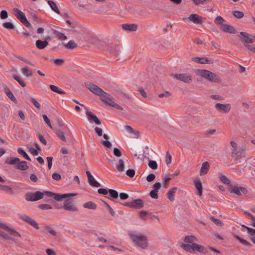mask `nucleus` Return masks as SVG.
<instances>
[{
	"label": "nucleus",
	"mask_w": 255,
	"mask_h": 255,
	"mask_svg": "<svg viewBox=\"0 0 255 255\" xmlns=\"http://www.w3.org/2000/svg\"><path fill=\"white\" fill-rule=\"evenodd\" d=\"M88 120L90 122H94L96 124L100 125L101 124L100 120L95 116L94 115L92 112L87 110L86 112Z\"/></svg>",
	"instance_id": "16"
},
{
	"label": "nucleus",
	"mask_w": 255,
	"mask_h": 255,
	"mask_svg": "<svg viewBox=\"0 0 255 255\" xmlns=\"http://www.w3.org/2000/svg\"><path fill=\"white\" fill-rule=\"evenodd\" d=\"M39 208L42 210H48L52 209L51 206L49 204H43L38 206Z\"/></svg>",
	"instance_id": "58"
},
{
	"label": "nucleus",
	"mask_w": 255,
	"mask_h": 255,
	"mask_svg": "<svg viewBox=\"0 0 255 255\" xmlns=\"http://www.w3.org/2000/svg\"><path fill=\"white\" fill-rule=\"evenodd\" d=\"M113 152H114V155L117 157H120L122 155V152L120 151V150L117 147L114 148Z\"/></svg>",
	"instance_id": "64"
},
{
	"label": "nucleus",
	"mask_w": 255,
	"mask_h": 255,
	"mask_svg": "<svg viewBox=\"0 0 255 255\" xmlns=\"http://www.w3.org/2000/svg\"><path fill=\"white\" fill-rule=\"evenodd\" d=\"M85 85L87 89H88L92 93L97 96L101 97L103 96L104 93H105V92H104L101 88L93 83L90 82H86Z\"/></svg>",
	"instance_id": "4"
},
{
	"label": "nucleus",
	"mask_w": 255,
	"mask_h": 255,
	"mask_svg": "<svg viewBox=\"0 0 255 255\" xmlns=\"http://www.w3.org/2000/svg\"><path fill=\"white\" fill-rule=\"evenodd\" d=\"M126 174L129 177H133L135 175V171L132 169H129L127 170Z\"/></svg>",
	"instance_id": "59"
},
{
	"label": "nucleus",
	"mask_w": 255,
	"mask_h": 255,
	"mask_svg": "<svg viewBox=\"0 0 255 255\" xmlns=\"http://www.w3.org/2000/svg\"><path fill=\"white\" fill-rule=\"evenodd\" d=\"M20 218L22 219L23 221L25 222L26 223L30 224L31 226H32L33 228H35L36 229H38L39 227L37 224V223L31 219L30 217L26 215H21L20 216Z\"/></svg>",
	"instance_id": "10"
},
{
	"label": "nucleus",
	"mask_w": 255,
	"mask_h": 255,
	"mask_svg": "<svg viewBox=\"0 0 255 255\" xmlns=\"http://www.w3.org/2000/svg\"><path fill=\"white\" fill-rule=\"evenodd\" d=\"M216 132V130L215 129H209L205 132L204 135L207 137H211Z\"/></svg>",
	"instance_id": "52"
},
{
	"label": "nucleus",
	"mask_w": 255,
	"mask_h": 255,
	"mask_svg": "<svg viewBox=\"0 0 255 255\" xmlns=\"http://www.w3.org/2000/svg\"><path fill=\"white\" fill-rule=\"evenodd\" d=\"M188 19L189 21L193 22L195 24H201L203 23L202 17L195 13H192L190 15Z\"/></svg>",
	"instance_id": "18"
},
{
	"label": "nucleus",
	"mask_w": 255,
	"mask_h": 255,
	"mask_svg": "<svg viewBox=\"0 0 255 255\" xmlns=\"http://www.w3.org/2000/svg\"><path fill=\"white\" fill-rule=\"evenodd\" d=\"M53 34L59 40H66L67 36L63 33L60 32L55 29H52Z\"/></svg>",
	"instance_id": "28"
},
{
	"label": "nucleus",
	"mask_w": 255,
	"mask_h": 255,
	"mask_svg": "<svg viewBox=\"0 0 255 255\" xmlns=\"http://www.w3.org/2000/svg\"><path fill=\"white\" fill-rule=\"evenodd\" d=\"M15 168L21 170H26L28 169L29 167L25 161H19L18 163L16 165Z\"/></svg>",
	"instance_id": "25"
},
{
	"label": "nucleus",
	"mask_w": 255,
	"mask_h": 255,
	"mask_svg": "<svg viewBox=\"0 0 255 255\" xmlns=\"http://www.w3.org/2000/svg\"><path fill=\"white\" fill-rule=\"evenodd\" d=\"M172 77L177 80L182 81L184 83L189 84L192 81V77L189 73H179L173 74Z\"/></svg>",
	"instance_id": "5"
},
{
	"label": "nucleus",
	"mask_w": 255,
	"mask_h": 255,
	"mask_svg": "<svg viewBox=\"0 0 255 255\" xmlns=\"http://www.w3.org/2000/svg\"><path fill=\"white\" fill-rule=\"evenodd\" d=\"M20 218L22 219L23 221L25 222L26 223L30 224L31 226H32L33 228H35L36 229H38L39 227L37 224V223L31 219L30 217L26 215H21L20 216Z\"/></svg>",
	"instance_id": "9"
},
{
	"label": "nucleus",
	"mask_w": 255,
	"mask_h": 255,
	"mask_svg": "<svg viewBox=\"0 0 255 255\" xmlns=\"http://www.w3.org/2000/svg\"><path fill=\"white\" fill-rule=\"evenodd\" d=\"M234 237L242 244L248 247H251L252 246L250 242H248L245 239H242L239 236L235 235Z\"/></svg>",
	"instance_id": "38"
},
{
	"label": "nucleus",
	"mask_w": 255,
	"mask_h": 255,
	"mask_svg": "<svg viewBox=\"0 0 255 255\" xmlns=\"http://www.w3.org/2000/svg\"><path fill=\"white\" fill-rule=\"evenodd\" d=\"M20 159L17 157H11L7 158L5 161V163L10 165H14L15 163L19 162Z\"/></svg>",
	"instance_id": "39"
},
{
	"label": "nucleus",
	"mask_w": 255,
	"mask_h": 255,
	"mask_svg": "<svg viewBox=\"0 0 255 255\" xmlns=\"http://www.w3.org/2000/svg\"><path fill=\"white\" fill-rule=\"evenodd\" d=\"M210 219L211 220V221L213 222H214L216 225H217L218 226H221L223 225V223L220 220L215 218L213 216H211L210 217Z\"/></svg>",
	"instance_id": "53"
},
{
	"label": "nucleus",
	"mask_w": 255,
	"mask_h": 255,
	"mask_svg": "<svg viewBox=\"0 0 255 255\" xmlns=\"http://www.w3.org/2000/svg\"><path fill=\"white\" fill-rule=\"evenodd\" d=\"M225 20L221 16L219 15L215 18L214 22L217 24H221Z\"/></svg>",
	"instance_id": "56"
},
{
	"label": "nucleus",
	"mask_w": 255,
	"mask_h": 255,
	"mask_svg": "<svg viewBox=\"0 0 255 255\" xmlns=\"http://www.w3.org/2000/svg\"><path fill=\"white\" fill-rule=\"evenodd\" d=\"M4 93L6 94V96L9 98L12 101H13L15 103H17V101L15 98V97L14 96L12 92L10 91V90L7 88H5L4 89Z\"/></svg>",
	"instance_id": "31"
},
{
	"label": "nucleus",
	"mask_w": 255,
	"mask_h": 255,
	"mask_svg": "<svg viewBox=\"0 0 255 255\" xmlns=\"http://www.w3.org/2000/svg\"><path fill=\"white\" fill-rule=\"evenodd\" d=\"M101 100L105 102V103L107 104H109V103L112 101V99H111V95L105 92L103 96L101 97Z\"/></svg>",
	"instance_id": "34"
},
{
	"label": "nucleus",
	"mask_w": 255,
	"mask_h": 255,
	"mask_svg": "<svg viewBox=\"0 0 255 255\" xmlns=\"http://www.w3.org/2000/svg\"><path fill=\"white\" fill-rule=\"evenodd\" d=\"M110 196L114 199H117L119 196L118 192L114 189H109Z\"/></svg>",
	"instance_id": "46"
},
{
	"label": "nucleus",
	"mask_w": 255,
	"mask_h": 255,
	"mask_svg": "<svg viewBox=\"0 0 255 255\" xmlns=\"http://www.w3.org/2000/svg\"><path fill=\"white\" fill-rule=\"evenodd\" d=\"M157 193L156 190H152L150 192L149 195L152 198L156 199L158 197Z\"/></svg>",
	"instance_id": "57"
},
{
	"label": "nucleus",
	"mask_w": 255,
	"mask_h": 255,
	"mask_svg": "<svg viewBox=\"0 0 255 255\" xmlns=\"http://www.w3.org/2000/svg\"><path fill=\"white\" fill-rule=\"evenodd\" d=\"M0 17L2 19L7 18L8 17V13L7 11L5 10H1L0 13Z\"/></svg>",
	"instance_id": "61"
},
{
	"label": "nucleus",
	"mask_w": 255,
	"mask_h": 255,
	"mask_svg": "<svg viewBox=\"0 0 255 255\" xmlns=\"http://www.w3.org/2000/svg\"><path fill=\"white\" fill-rule=\"evenodd\" d=\"M177 189V187H173L168 191L167 194V197L170 201H173L174 200L175 194Z\"/></svg>",
	"instance_id": "26"
},
{
	"label": "nucleus",
	"mask_w": 255,
	"mask_h": 255,
	"mask_svg": "<svg viewBox=\"0 0 255 255\" xmlns=\"http://www.w3.org/2000/svg\"><path fill=\"white\" fill-rule=\"evenodd\" d=\"M210 165L209 163L207 161H205L202 163L200 171V174H206L207 173L209 169Z\"/></svg>",
	"instance_id": "27"
},
{
	"label": "nucleus",
	"mask_w": 255,
	"mask_h": 255,
	"mask_svg": "<svg viewBox=\"0 0 255 255\" xmlns=\"http://www.w3.org/2000/svg\"><path fill=\"white\" fill-rule=\"evenodd\" d=\"M229 191L230 193L235 194L238 196H241L242 192L243 194H246L248 192V190L246 188L238 186L231 187L229 188Z\"/></svg>",
	"instance_id": "8"
},
{
	"label": "nucleus",
	"mask_w": 255,
	"mask_h": 255,
	"mask_svg": "<svg viewBox=\"0 0 255 255\" xmlns=\"http://www.w3.org/2000/svg\"><path fill=\"white\" fill-rule=\"evenodd\" d=\"M22 73L27 77H30L32 75V72L28 68L24 67L21 69Z\"/></svg>",
	"instance_id": "47"
},
{
	"label": "nucleus",
	"mask_w": 255,
	"mask_h": 255,
	"mask_svg": "<svg viewBox=\"0 0 255 255\" xmlns=\"http://www.w3.org/2000/svg\"><path fill=\"white\" fill-rule=\"evenodd\" d=\"M233 14L237 18H241L244 16V13L240 11H234L233 12Z\"/></svg>",
	"instance_id": "51"
},
{
	"label": "nucleus",
	"mask_w": 255,
	"mask_h": 255,
	"mask_svg": "<svg viewBox=\"0 0 255 255\" xmlns=\"http://www.w3.org/2000/svg\"><path fill=\"white\" fill-rule=\"evenodd\" d=\"M12 77L14 80H15L22 87H25L26 86V84L25 83V82L23 81H22L19 76L16 75H13L12 76Z\"/></svg>",
	"instance_id": "45"
},
{
	"label": "nucleus",
	"mask_w": 255,
	"mask_h": 255,
	"mask_svg": "<svg viewBox=\"0 0 255 255\" xmlns=\"http://www.w3.org/2000/svg\"><path fill=\"white\" fill-rule=\"evenodd\" d=\"M215 107L217 110L224 112L225 113H229L231 109V105L229 104L217 103L215 104Z\"/></svg>",
	"instance_id": "12"
},
{
	"label": "nucleus",
	"mask_w": 255,
	"mask_h": 255,
	"mask_svg": "<svg viewBox=\"0 0 255 255\" xmlns=\"http://www.w3.org/2000/svg\"><path fill=\"white\" fill-rule=\"evenodd\" d=\"M50 89L54 92L60 94H65V92L62 90L59 89L57 86L53 85H50Z\"/></svg>",
	"instance_id": "44"
},
{
	"label": "nucleus",
	"mask_w": 255,
	"mask_h": 255,
	"mask_svg": "<svg viewBox=\"0 0 255 255\" xmlns=\"http://www.w3.org/2000/svg\"><path fill=\"white\" fill-rule=\"evenodd\" d=\"M193 60L196 63L201 64H209L210 63V61L206 57H195L193 58Z\"/></svg>",
	"instance_id": "29"
},
{
	"label": "nucleus",
	"mask_w": 255,
	"mask_h": 255,
	"mask_svg": "<svg viewBox=\"0 0 255 255\" xmlns=\"http://www.w3.org/2000/svg\"><path fill=\"white\" fill-rule=\"evenodd\" d=\"M83 206L84 208L93 210L96 209L97 207V205L92 201H88L86 202L83 204Z\"/></svg>",
	"instance_id": "35"
},
{
	"label": "nucleus",
	"mask_w": 255,
	"mask_h": 255,
	"mask_svg": "<svg viewBox=\"0 0 255 255\" xmlns=\"http://www.w3.org/2000/svg\"><path fill=\"white\" fill-rule=\"evenodd\" d=\"M240 34L242 36L241 41L243 43H244L245 46L246 44H248V43H253L254 42V39L249 37V33L242 31L240 32Z\"/></svg>",
	"instance_id": "15"
},
{
	"label": "nucleus",
	"mask_w": 255,
	"mask_h": 255,
	"mask_svg": "<svg viewBox=\"0 0 255 255\" xmlns=\"http://www.w3.org/2000/svg\"><path fill=\"white\" fill-rule=\"evenodd\" d=\"M64 46L67 48L69 49H74L77 47V44L75 43V42L73 40H70L67 43L64 44V43H62Z\"/></svg>",
	"instance_id": "36"
},
{
	"label": "nucleus",
	"mask_w": 255,
	"mask_h": 255,
	"mask_svg": "<svg viewBox=\"0 0 255 255\" xmlns=\"http://www.w3.org/2000/svg\"><path fill=\"white\" fill-rule=\"evenodd\" d=\"M14 15L26 27H30V23L27 19L25 14L17 8H14Z\"/></svg>",
	"instance_id": "3"
},
{
	"label": "nucleus",
	"mask_w": 255,
	"mask_h": 255,
	"mask_svg": "<svg viewBox=\"0 0 255 255\" xmlns=\"http://www.w3.org/2000/svg\"><path fill=\"white\" fill-rule=\"evenodd\" d=\"M122 28L126 31H135L137 28V25L136 24H123Z\"/></svg>",
	"instance_id": "21"
},
{
	"label": "nucleus",
	"mask_w": 255,
	"mask_h": 255,
	"mask_svg": "<svg viewBox=\"0 0 255 255\" xmlns=\"http://www.w3.org/2000/svg\"><path fill=\"white\" fill-rule=\"evenodd\" d=\"M144 206L142 200L140 199H134L132 201V208L140 209Z\"/></svg>",
	"instance_id": "20"
},
{
	"label": "nucleus",
	"mask_w": 255,
	"mask_h": 255,
	"mask_svg": "<svg viewBox=\"0 0 255 255\" xmlns=\"http://www.w3.org/2000/svg\"><path fill=\"white\" fill-rule=\"evenodd\" d=\"M17 152L19 154H21L25 159L31 161L30 157L28 154L23 150L22 148L19 147L17 149Z\"/></svg>",
	"instance_id": "41"
},
{
	"label": "nucleus",
	"mask_w": 255,
	"mask_h": 255,
	"mask_svg": "<svg viewBox=\"0 0 255 255\" xmlns=\"http://www.w3.org/2000/svg\"><path fill=\"white\" fill-rule=\"evenodd\" d=\"M86 173L88 177V182L91 186L95 187H99L101 186V184L96 180H95L94 177L89 171H87Z\"/></svg>",
	"instance_id": "14"
},
{
	"label": "nucleus",
	"mask_w": 255,
	"mask_h": 255,
	"mask_svg": "<svg viewBox=\"0 0 255 255\" xmlns=\"http://www.w3.org/2000/svg\"><path fill=\"white\" fill-rule=\"evenodd\" d=\"M47 2L51 8L57 14H60V10H59L56 3L52 0H48Z\"/></svg>",
	"instance_id": "33"
},
{
	"label": "nucleus",
	"mask_w": 255,
	"mask_h": 255,
	"mask_svg": "<svg viewBox=\"0 0 255 255\" xmlns=\"http://www.w3.org/2000/svg\"><path fill=\"white\" fill-rule=\"evenodd\" d=\"M63 208L65 210L71 211H77V208L73 205V201L72 200H65L64 203Z\"/></svg>",
	"instance_id": "13"
},
{
	"label": "nucleus",
	"mask_w": 255,
	"mask_h": 255,
	"mask_svg": "<svg viewBox=\"0 0 255 255\" xmlns=\"http://www.w3.org/2000/svg\"><path fill=\"white\" fill-rule=\"evenodd\" d=\"M148 166L152 169H156L158 167L157 162L154 160H149L148 162Z\"/></svg>",
	"instance_id": "49"
},
{
	"label": "nucleus",
	"mask_w": 255,
	"mask_h": 255,
	"mask_svg": "<svg viewBox=\"0 0 255 255\" xmlns=\"http://www.w3.org/2000/svg\"><path fill=\"white\" fill-rule=\"evenodd\" d=\"M221 29L224 32L229 33L235 34L237 32L236 29L233 26L227 24H222Z\"/></svg>",
	"instance_id": "19"
},
{
	"label": "nucleus",
	"mask_w": 255,
	"mask_h": 255,
	"mask_svg": "<svg viewBox=\"0 0 255 255\" xmlns=\"http://www.w3.org/2000/svg\"><path fill=\"white\" fill-rule=\"evenodd\" d=\"M44 194L40 191H36L34 193H26L25 198L28 201H35L41 199L43 197Z\"/></svg>",
	"instance_id": "7"
},
{
	"label": "nucleus",
	"mask_w": 255,
	"mask_h": 255,
	"mask_svg": "<svg viewBox=\"0 0 255 255\" xmlns=\"http://www.w3.org/2000/svg\"><path fill=\"white\" fill-rule=\"evenodd\" d=\"M44 194L48 197H53L56 201H60L62 199L67 197H73L77 195L76 193H68L64 194H56L50 191H45Z\"/></svg>",
	"instance_id": "6"
},
{
	"label": "nucleus",
	"mask_w": 255,
	"mask_h": 255,
	"mask_svg": "<svg viewBox=\"0 0 255 255\" xmlns=\"http://www.w3.org/2000/svg\"><path fill=\"white\" fill-rule=\"evenodd\" d=\"M194 185L198 190V194L199 196L202 195L203 187L202 184L200 180L198 179L194 180Z\"/></svg>",
	"instance_id": "22"
},
{
	"label": "nucleus",
	"mask_w": 255,
	"mask_h": 255,
	"mask_svg": "<svg viewBox=\"0 0 255 255\" xmlns=\"http://www.w3.org/2000/svg\"><path fill=\"white\" fill-rule=\"evenodd\" d=\"M30 101L32 104L37 109H39L40 108V104L37 101V100L33 97L30 98Z\"/></svg>",
	"instance_id": "55"
},
{
	"label": "nucleus",
	"mask_w": 255,
	"mask_h": 255,
	"mask_svg": "<svg viewBox=\"0 0 255 255\" xmlns=\"http://www.w3.org/2000/svg\"><path fill=\"white\" fill-rule=\"evenodd\" d=\"M0 228L2 229L9 233L12 236L20 237V235L17 231L9 228L6 225L0 222Z\"/></svg>",
	"instance_id": "17"
},
{
	"label": "nucleus",
	"mask_w": 255,
	"mask_h": 255,
	"mask_svg": "<svg viewBox=\"0 0 255 255\" xmlns=\"http://www.w3.org/2000/svg\"><path fill=\"white\" fill-rule=\"evenodd\" d=\"M103 202L104 203V204L107 207V208L108 209L110 214H111V215L112 216H114L115 215V213L114 211V210L112 208V207L110 206V205L107 203L106 202L104 201H103Z\"/></svg>",
	"instance_id": "54"
},
{
	"label": "nucleus",
	"mask_w": 255,
	"mask_h": 255,
	"mask_svg": "<svg viewBox=\"0 0 255 255\" xmlns=\"http://www.w3.org/2000/svg\"><path fill=\"white\" fill-rule=\"evenodd\" d=\"M0 190L8 192L11 195H13L14 194V192L12 189L6 185L0 184Z\"/></svg>",
	"instance_id": "37"
},
{
	"label": "nucleus",
	"mask_w": 255,
	"mask_h": 255,
	"mask_svg": "<svg viewBox=\"0 0 255 255\" xmlns=\"http://www.w3.org/2000/svg\"><path fill=\"white\" fill-rule=\"evenodd\" d=\"M35 44L38 49H43L48 45V42L46 40L42 41L41 40H37L36 41Z\"/></svg>",
	"instance_id": "24"
},
{
	"label": "nucleus",
	"mask_w": 255,
	"mask_h": 255,
	"mask_svg": "<svg viewBox=\"0 0 255 255\" xmlns=\"http://www.w3.org/2000/svg\"><path fill=\"white\" fill-rule=\"evenodd\" d=\"M245 149L243 148H234L232 149L231 155L236 160L239 159L245 153Z\"/></svg>",
	"instance_id": "11"
},
{
	"label": "nucleus",
	"mask_w": 255,
	"mask_h": 255,
	"mask_svg": "<svg viewBox=\"0 0 255 255\" xmlns=\"http://www.w3.org/2000/svg\"><path fill=\"white\" fill-rule=\"evenodd\" d=\"M197 240V238L194 236H186L184 239V242L187 243H193Z\"/></svg>",
	"instance_id": "43"
},
{
	"label": "nucleus",
	"mask_w": 255,
	"mask_h": 255,
	"mask_svg": "<svg viewBox=\"0 0 255 255\" xmlns=\"http://www.w3.org/2000/svg\"><path fill=\"white\" fill-rule=\"evenodd\" d=\"M220 180L224 184L228 185H231V181L225 176L221 175L219 176Z\"/></svg>",
	"instance_id": "40"
},
{
	"label": "nucleus",
	"mask_w": 255,
	"mask_h": 255,
	"mask_svg": "<svg viewBox=\"0 0 255 255\" xmlns=\"http://www.w3.org/2000/svg\"><path fill=\"white\" fill-rule=\"evenodd\" d=\"M0 237L7 240H10L12 239V238L10 236H9L8 235H7L1 230H0Z\"/></svg>",
	"instance_id": "60"
},
{
	"label": "nucleus",
	"mask_w": 255,
	"mask_h": 255,
	"mask_svg": "<svg viewBox=\"0 0 255 255\" xmlns=\"http://www.w3.org/2000/svg\"><path fill=\"white\" fill-rule=\"evenodd\" d=\"M55 133L57 136L63 141H66V137L64 135V134L63 131H61L59 129H56L55 131Z\"/></svg>",
	"instance_id": "42"
},
{
	"label": "nucleus",
	"mask_w": 255,
	"mask_h": 255,
	"mask_svg": "<svg viewBox=\"0 0 255 255\" xmlns=\"http://www.w3.org/2000/svg\"><path fill=\"white\" fill-rule=\"evenodd\" d=\"M180 247L187 252L193 253V243L191 245L182 243L180 244Z\"/></svg>",
	"instance_id": "32"
},
{
	"label": "nucleus",
	"mask_w": 255,
	"mask_h": 255,
	"mask_svg": "<svg viewBox=\"0 0 255 255\" xmlns=\"http://www.w3.org/2000/svg\"><path fill=\"white\" fill-rule=\"evenodd\" d=\"M172 156L169 153L168 151L166 152V162L167 164H169L171 162Z\"/></svg>",
	"instance_id": "62"
},
{
	"label": "nucleus",
	"mask_w": 255,
	"mask_h": 255,
	"mask_svg": "<svg viewBox=\"0 0 255 255\" xmlns=\"http://www.w3.org/2000/svg\"><path fill=\"white\" fill-rule=\"evenodd\" d=\"M172 179V177L168 175H165V177L163 178L164 180V186L165 188H167L169 181Z\"/></svg>",
	"instance_id": "48"
},
{
	"label": "nucleus",
	"mask_w": 255,
	"mask_h": 255,
	"mask_svg": "<svg viewBox=\"0 0 255 255\" xmlns=\"http://www.w3.org/2000/svg\"><path fill=\"white\" fill-rule=\"evenodd\" d=\"M52 178L56 181H60L61 179V175L57 173H54L52 175Z\"/></svg>",
	"instance_id": "63"
},
{
	"label": "nucleus",
	"mask_w": 255,
	"mask_h": 255,
	"mask_svg": "<svg viewBox=\"0 0 255 255\" xmlns=\"http://www.w3.org/2000/svg\"><path fill=\"white\" fill-rule=\"evenodd\" d=\"M3 26L8 29H13L14 28V26L10 22H5L3 23L2 24Z\"/></svg>",
	"instance_id": "50"
},
{
	"label": "nucleus",
	"mask_w": 255,
	"mask_h": 255,
	"mask_svg": "<svg viewBox=\"0 0 255 255\" xmlns=\"http://www.w3.org/2000/svg\"><path fill=\"white\" fill-rule=\"evenodd\" d=\"M193 252L197 251L200 253L205 254L207 253V249L203 246L193 243Z\"/></svg>",
	"instance_id": "23"
},
{
	"label": "nucleus",
	"mask_w": 255,
	"mask_h": 255,
	"mask_svg": "<svg viewBox=\"0 0 255 255\" xmlns=\"http://www.w3.org/2000/svg\"><path fill=\"white\" fill-rule=\"evenodd\" d=\"M197 74L202 77L213 83H220L222 80L219 75L207 70H198Z\"/></svg>",
	"instance_id": "2"
},
{
	"label": "nucleus",
	"mask_w": 255,
	"mask_h": 255,
	"mask_svg": "<svg viewBox=\"0 0 255 255\" xmlns=\"http://www.w3.org/2000/svg\"><path fill=\"white\" fill-rule=\"evenodd\" d=\"M129 237L132 242L142 249H146L148 247L147 238L140 233H132Z\"/></svg>",
	"instance_id": "1"
},
{
	"label": "nucleus",
	"mask_w": 255,
	"mask_h": 255,
	"mask_svg": "<svg viewBox=\"0 0 255 255\" xmlns=\"http://www.w3.org/2000/svg\"><path fill=\"white\" fill-rule=\"evenodd\" d=\"M124 167L125 163L124 160L122 159H119L118 160V163L116 164V170L118 171L121 172L124 171Z\"/></svg>",
	"instance_id": "30"
}]
</instances>
